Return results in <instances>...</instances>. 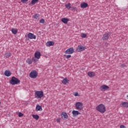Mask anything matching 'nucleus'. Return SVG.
Returning <instances> with one entry per match:
<instances>
[{
  "mask_svg": "<svg viewBox=\"0 0 128 128\" xmlns=\"http://www.w3.org/2000/svg\"><path fill=\"white\" fill-rule=\"evenodd\" d=\"M4 76H12V72L9 70H6L4 73Z\"/></svg>",
  "mask_w": 128,
  "mask_h": 128,
  "instance_id": "20",
  "label": "nucleus"
},
{
  "mask_svg": "<svg viewBox=\"0 0 128 128\" xmlns=\"http://www.w3.org/2000/svg\"><path fill=\"white\" fill-rule=\"evenodd\" d=\"M110 38V34L108 32H105L102 37L103 40H106Z\"/></svg>",
  "mask_w": 128,
  "mask_h": 128,
  "instance_id": "9",
  "label": "nucleus"
},
{
  "mask_svg": "<svg viewBox=\"0 0 128 128\" xmlns=\"http://www.w3.org/2000/svg\"><path fill=\"white\" fill-rule=\"evenodd\" d=\"M74 52V49L72 47L68 48L64 52L66 54H72Z\"/></svg>",
  "mask_w": 128,
  "mask_h": 128,
  "instance_id": "6",
  "label": "nucleus"
},
{
  "mask_svg": "<svg viewBox=\"0 0 128 128\" xmlns=\"http://www.w3.org/2000/svg\"><path fill=\"white\" fill-rule=\"evenodd\" d=\"M75 108L78 110H84V104L82 102H76L75 104Z\"/></svg>",
  "mask_w": 128,
  "mask_h": 128,
  "instance_id": "4",
  "label": "nucleus"
},
{
  "mask_svg": "<svg viewBox=\"0 0 128 128\" xmlns=\"http://www.w3.org/2000/svg\"><path fill=\"white\" fill-rule=\"evenodd\" d=\"M32 116L33 118L36 120H38V119L40 118V116H38V114H32Z\"/></svg>",
  "mask_w": 128,
  "mask_h": 128,
  "instance_id": "23",
  "label": "nucleus"
},
{
  "mask_svg": "<svg viewBox=\"0 0 128 128\" xmlns=\"http://www.w3.org/2000/svg\"><path fill=\"white\" fill-rule=\"evenodd\" d=\"M32 60H34V62H38V59H37V58L34 59V58H32Z\"/></svg>",
  "mask_w": 128,
  "mask_h": 128,
  "instance_id": "39",
  "label": "nucleus"
},
{
  "mask_svg": "<svg viewBox=\"0 0 128 128\" xmlns=\"http://www.w3.org/2000/svg\"><path fill=\"white\" fill-rule=\"evenodd\" d=\"M65 6H66V8H68V10H70V8H72L71 4L70 3L66 4L65 5Z\"/></svg>",
  "mask_w": 128,
  "mask_h": 128,
  "instance_id": "27",
  "label": "nucleus"
},
{
  "mask_svg": "<svg viewBox=\"0 0 128 128\" xmlns=\"http://www.w3.org/2000/svg\"><path fill=\"white\" fill-rule=\"evenodd\" d=\"M54 44V42L52 41H48L46 43V46H52Z\"/></svg>",
  "mask_w": 128,
  "mask_h": 128,
  "instance_id": "18",
  "label": "nucleus"
},
{
  "mask_svg": "<svg viewBox=\"0 0 128 128\" xmlns=\"http://www.w3.org/2000/svg\"><path fill=\"white\" fill-rule=\"evenodd\" d=\"M87 34L86 33L82 32L80 34V37L82 38H86L87 36Z\"/></svg>",
  "mask_w": 128,
  "mask_h": 128,
  "instance_id": "26",
  "label": "nucleus"
},
{
  "mask_svg": "<svg viewBox=\"0 0 128 128\" xmlns=\"http://www.w3.org/2000/svg\"><path fill=\"white\" fill-rule=\"evenodd\" d=\"M87 74L90 78H94V76H96V73L94 72H88Z\"/></svg>",
  "mask_w": 128,
  "mask_h": 128,
  "instance_id": "14",
  "label": "nucleus"
},
{
  "mask_svg": "<svg viewBox=\"0 0 128 128\" xmlns=\"http://www.w3.org/2000/svg\"><path fill=\"white\" fill-rule=\"evenodd\" d=\"M26 62H27V64H32V60L30 58H28L26 60Z\"/></svg>",
  "mask_w": 128,
  "mask_h": 128,
  "instance_id": "24",
  "label": "nucleus"
},
{
  "mask_svg": "<svg viewBox=\"0 0 128 128\" xmlns=\"http://www.w3.org/2000/svg\"><path fill=\"white\" fill-rule=\"evenodd\" d=\"M39 0H32L31 1V2L29 4L30 6H31L32 4V6H34L36 4H37V2H38Z\"/></svg>",
  "mask_w": 128,
  "mask_h": 128,
  "instance_id": "22",
  "label": "nucleus"
},
{
  "mask_svg": "<svg viewBox=\"0 0 128 128\" xmlns=\"http://www.w3.org/2000/svg\"><path fill=\"white\" fill-rule=\"evenodd\" d=\"M68 20H70L68 18H62L61 20V21L62 22H63L64 24H66L68 22Z\"/></svg>",
  "mask_w": 128,
  "mask_h": 128,
  "instance_id": "21",
  "label": "nucleus"
},
{
  "mask_svg": "<svg viewBox=\"0 0 128 128\" xmlns=\"http://www.w3.org/2000/svg\"><path fill=\"white\" fill-rule=\"evenodd\" d=\"M96 110L100 114H104L106 112V108L104 104H100L96 106Z\"/></svg>",
  "mask_w": 128,
  "mask_h": 128,
  "instance_id": "1",
  "label": "nucleus"
},
{
  "mask_svg": "<svg viewBox=\"0 0 128 128\" xmlns=\"http://www.w3.org/2000/svg\"><path fill=\"white\" fill-rule=\"evenodd\" d=\"M36 112H42V108L40 104H37L36 108Z\"/></svg>",
  "mask_w": 128,
  "mask_h": 128,
  "instance_id": "19",
  "label": "nucleus"
},
{
  "mask_svg": "<svg viewBox=\"0 0 128 128\" xmlns=\"http://www.w3.org/2000/svg\"><path fill=\"white\" fill-rule=\"evenodd\" d=\"M61 118H64V120H66L68 118V114L66 113L62 112L61 114Z\"/></svg>",
  "mask_w": 128,
  "mask_h": 128,
  "instance_id": "15",
  "label": "nucleus"
},
{
  "mask_svg": "<svg viewBox=\"0 0 128 128\" xmlns=\"http://www.w3.org/2000/svg\"><path fill=\"white\" fill-rule=\"evenodd\" d=\"M73 94L74 96H80V94H78V92H74L73 93Z\"/></svg>",
  "mask_w": 128,
  "mask_h": 128,
  "instance_id": "30",
  "label": "nucleus"
},
{
  "mask_svg": "<svg viewBox=\"0 0 128 128\" xmlns=\"http://www.w3.org/2000/svg\"><path fill=\"white\" fill-rule=\"evenodd\" d=\"M120 128H126V126H124V125H120Z\"/></svg>",
  "mask_w": 128,
  "mask_h": 128,
  "instance_id": "38",
  "label": "nucleus"
},
{
  "mask_svg": "<svg viewBox=\"0 0 128 128\" xmlns=\"http://www.w3.org/2000/svg\"><path fill=\"white\" fill-rule=\"evenodd\" d=\"M72 114L73 118H76V116H78L82 114L80 112L76 110H73L72 111Z\"/></svg>",
  "mask_w": 128,
  "mask_h": 128,
  "instance_id": "10",
  "label": "nucleus"
},
{
  "mask_svg": "<svg viewBox=\"0 0 128 128\" xmlns=\"http://www.w3.org/2000/svg\"><path fill=\"white\" fill-rule=\"evenodd\" d=\"M40 18V14H36L32 16V18H34L35 20H38Z\"/></svg>",
  "mask_w": 128,
  "mask_h": 128,
  "instance_id": "28",
  "label": "nucleus"
},
{
  "mask_svg": "<svg viewBox=\"0 0 128 128\" xmlns=\"http://www.w3.org/2000/svg\"><path fill=\"white\" fill-rule=\"evenodd\" d=\"M0 104H1V102H0Z\"/></svg>",
  "mask_w": 128,
  "mask_h": 128,
  "instance_id": "40",
  "label": "nucleus"
},
{
  "mask_svg": "<svg viewBox=\"0 0 128 128\" xmlns=\"http://www.w3.org/2000/svg\"><path fill=\"white\" fill-rule=\"evenodd\" d=\"M120 106L121 108H128V102H123L120 103Z\"/></svg>",
  "mask_w": 128,
  "mask_h": 128,
  "instance_id": "13",
  "label": "nucleus"
},
{
  "mask_svg": "<svg viewBox=\"0 0 128 128\" xmlns=\"http://www.w3.org/2000/svg\"><path fill=\"white\" fill-rule=\"evenodd\" d=\"M64 56L66 58H72V55H64Z\"/></svg>",
  "mask_w": 128,
  "mask_h": 128,
  "instance_id": "33",
  "label": "nucleus"
},
{
  "mask_svg": "<svg viewBox=\"0 0 128 128\" xmlns=\"http://www.w3.org/2000/svg\"><path fill=\"white\" fill-rule=\"evenodd\" d=\"M18 116H19V118H22V116H24V114H22L20 112H19L18 113Z\"/></svg>",
  "mask_w": 128,
  "mask_h": 128,
  "instance_id": "31",
  "label": "nucleus"
},
{
  "mask_svg": "<svg viewBox=\"0 0 128 128\" xmlns=\"http://www.w3.org/2000/svg\"><path fill=\"white\" fill-rule=\"evenodd\" d=\"M110 88V87L106 84L102 85L100 86V90L101 92H106Z\"/></svg>",
  "mask_w": 128,
  "mask_h": 128,
  "instance_id": "8",
  "label": "nucleus"
},
{
  "mask_svg": "<svg viewBox=\"0 0 128 128\" xmlns=\"http://www.w3.org/2000/svg\"><path fill=\"white\" fill-rule=\"evenodd\" d=\"M28 38H29L30 40H36V35L30 32L28 34Z\"/></svg>",
  "mask_w": 128,
  "mask_h": 128,
  "instance_id": "12",
  "label": "nucleus"
},
{
  "mask_svg": "<svg viewBox=\"0 0 128 128\" xmlns=\"http://www.w3.org/2000/svg\"><path fill=\"white\" fill-rule=\"evenodd\" d=\"M38 73L36 70H32L29 74V76L31 78H36Z\"/></svg>",
  "mask_w": 128,
  "mask_h": 128,
  "instance_id": "5",
  "label": "nucleus"
},
{
  "mask_svg": "<svg viewBox=\"0 0 128 128\" xmlns=\"http://www.w3.org/2000/svg\"><path fill=\"white\" fill-rule=\"evenodd\" d=\"M86 50V47L82 45H79L76 48V51L78 52H84V50Z\"/></svg>",
  "mask_w": 128,
  "mask_h": 128,
  "instance_id": "7",
  "label": "nucleus"
},
{
  "mask_svg": "<svg viewBox=\"0 0 128 128\" xmlns=\"http://www.w3.org/2000/svg\"><path fill=\"white\" fill-rule=\"evenodd\" d=\"M121 68H126V64H122L120 66Z\"/></svg>",
  "mask_w": 128,
  "mask_h": 128,
  "instance_id": "34",
  "label": "nucleus"
},
{
  "mask_svg": "<svg viewBox=\"0 0 128 128\" xmlns=\"http://www.w3.org/2000/svg\"><path fill=\"white\" fill-rule=\"evenodd\" d=\"M62 84H64V85L68 84H70V80H68V78H65L62 80Z\"/></svg>",
  "mask_w": 128,
  "mask_h": 128,
  "instance_id": "16",
  "label": "nucleus"
},
{
  "mask_svg": "<svg viewBox=\"0 0 128 128\" xmlns=\"http://www.w3.org/2000/svg\"><path fill=\"white\" fill-rule=\"evenodd\" d=\"M44 96L43 90H36L34 92V96L37 100H41L44 98Z\"/></svg>",
  "mask_w": 128,
  "mask_h": 128,
  "instance_id": "2",
  "label": "nucleus"
},
{
  "mask_svg": "<svg viewBox=\"0 0 128 128\" xmlns=\"http://www.w3.org/2000/svg\"><path fill=\"white\" fill-rule=\"evenodd\" d=\"M40 24H44V18H42L40 20Z\"/></svg>",
  "mask_w": 128,
  "mask_h": 128,
  "instance_id": "32",
  "label": "nucleus"
},
{
  "mask_svg": "<svg viewBox=\"0 0 128 128\" xmlns=\"http://www.w3.org/2000/svg\"><path fill=\"white\" fill-rule=\"evenodd\" d=\"M21 2H23V4H26V2H28V0H21Z\"/></svg>",
  "mask_w": 128,
  "mask_h": 128,
  "instance_id": "36",
  "label": "nucleus"
},
{
  "mask_svg": "<svg viewBox=\"0 0 128 128\" xmlns=\"http://www.w3.org/2000/svg\"><path fill=\"white\" fill-rule=\"evenodd\" d=\"M72 8L73 10H76V12H78V8H76V7H72Z\"/></svg>",
  "mask_w": 128,
  "mask_h": 128,
  "instance_id": "37",
  "label": "nucleus"
},
{
  "mask_svg": "<svg viewBox=\"0 0 128 128\" xmlns=\"http://www.w3.org/2000/svg\"><path fill=\"white\" fill-rule=\"evenodd\" d=\"M42 54H40V52L39 51L36 52L34 54V56L35 58H36L37 60H40V58Z\"/></svg>",
  "mask_w": 128,
  "mask_h": 128,
  "instance_id": "11",
  "label": "nucleus"
},
{
  "mask_svg": "<svg viewBox=\"0 0 128 128\" xmlns=\"http://www.w3.org/2000/svg\"><path fill=\"white\" fill-rule=\"evenodd\" d=\"M20 83V80L15 76H12L11 80H10V84L12 86H14L15 84H18Z\"/></svg>",
  "mask_w": 128,
  "mask_h": 128,
  "instance_id": "3",
  "label": "nucleus"
},
{
  "mask_svg": "<svg viewBox=\"0 0 128 128\" xmlns=\"http://www.w3.org/2000/svg\"><path fill=\"white\" fill-rule=\"evenodd\" d=\"M11 32L14 34H16L18 33V29L16 28H12Z\"/></svg>",
  "mask_w": 128,
  "mask_h": 128,
  "instance_id": "25",
  "label": "nucleus"
},
{
  "mask_svg": "<svg viewBox=\"0 0 128 128\" xmlns=\"http://www.w3.org/2000/svg\"><path fill=\"white\" fill-rule=\"evenodd\" d=\"M56 120L57 122H58V124H60V118H58Z\"/></svg>",
  "mask_w": 128,
  "mask_h": 128,
  "instance_id": "35",
  "label": "nucleus"
},
{
  "mask_svg": "<svg viewBox=\"0 0 128 128\" xmlns=\"http://www.w3.org/2000/svg\"><path fill=\"white\" fill-rule=\"evenodd\" d=\"M12 56V53L10 52H7L6 54H5V56L6 58H10V56Z\"/></svg>",
  "mask_w": 128,
  "mask_h": 128,
  "instance_id": "29",
  "label": "nucleus"
},
{
  "mask_svg": "<svg viewBox=\"0 0 128 128\" xmlns=\"http://www.w3.org/2000/svg\"><path fill=\"white\" fill-rule=\"evenodd\" d=\"M88 4L86 2H82L80 4V8H88Z\"/></svg>",
  "mask_w": 128,
  "mask_h": 128,
  "instance_id": "17",
  "label": "nucleus"
}]
</instances>
